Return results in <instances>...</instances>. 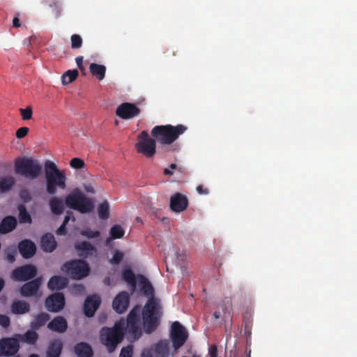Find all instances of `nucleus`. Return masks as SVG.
<instances>
[{"label": "nucleus", "mask_w": 357, "mask_h": 357, "mask_svg": "<svg viewBox=\"0 0 357 357\" xmlns=\"http://www.w3.org/2000/svg\"><path fill=\"white\" fill-rule=\"evenodd\" d=\"M41 249L45 252H52L57 247V242L51 233L43 234L40 240Z\"/></svg>", "instance_id": "nucleus-22"}, {"label": "nucleus", "mask_w": 357, "mask_h": 357, "mask_svg": "<svg viewBox=\"0 0 357 357\" xmlns=\"http://www.w3.org/2000/svg\"><path fill=\"white\" fill-rule=\"evenodd\" d=\"M71 47L73 49H79L82 45V38L78 34H73L71 36Z\"/></svg>", "instance_id": "nucleus-40"}, {"label": "nucleus", "mask_w": 357, "mask_h": 357, "mask_svg": "<svg viewBox=\"0 0 357 357\" xmlns=\"http://www.w3.org/2000/svg\"><path fill=\"white\" fill-rule=\"evenodd\" d=\"M70 219H69V217H66L64 218V220L63 222V223L61 225H64L66 227V225L68 224V222H69Z\"/></svg>", "instance_id": "nucleus-59"}, {"label": "nucleus", "mask_w": 357, "mask_h": 357, "mask_svg": "<svg viewBox=\"0 0 357 357\" xmlns=\"http://www.w3.org/2000/svg\"><path fill=\"white\" fill-rule=\"evenodd\" d=\"M56 234L58 235H65L66 234V227L61 225L57 229Z\"/></svg>", "instance_id": "nucleus-52"}, {"label": "nucleus", "mask_w": 357, "mask_h": 357, "mask_svg": "<svg viewBox=\"0 0 357 357\" xmlns=\"http://www.w3.org/2000/svg\"><path fill=\"white\" fill-rule=\"evenodd\" d=\"M124 330L125 321L122 319L116 322L112 328L103 327L101 329L100 339L107 347L108 352H114L117 345L122 342L124 337Z\"/></svg>", "instance_id": "nucleus-3"}, {"label": "nucleus", "mask_w": 357, "mask_h": 357, "mask_svg": "<svg viewBox=\"0 0 357 357\" xmlns=\"http://www.w3.org/2000/svg\"><path fill=\"white\" fill-rule=\"evenodd\" d=\"M186 130L187 127L181 124L176 126L169 124L155 126L151 130V135L158 143L169 145L175 142Z\"/></svg>", "instance_id": "nucleus-4"}, {"label": "nucleus", "mask_w": 357, "mask_h": 357, "mask_svg": "<svg viewBox=\"0 0 357 357\" xmlns=\"http://www.w3.org/2000/svg\"><path fill=\"white\" fill-rule=\"evenodd\" d=\"M30 304L23 300L14 301L10 306V311L14 314H24L30 311Z\"/></svg>", "instance_id": "nucleus-27"}, {"label": "nucleus", "mask_w": 357, "mask_h": 357, "mask_svg": "<svg viewBox=\"0 0 357 357\" xmlns=\"http://www.w3.org/2000/svg\"><path fill=\"white\" fill-rule=\"evenodd\" d=\"M17 225L15 217L12 215L6 216L0 223V234H6L13 231Z\"/></svg>", "instance_id": "nucleus-23"}, {"label": "nucleus", "mask_w": 357, "mask_h": 357, "mask_svg": "<svg viewBox=\"0 0 357 357\" xmlns=\"http://www.w3.org/2000/svg\"><path fill=\"white\" fill-rule=\"evenodd\" d=\"M42 284L43 278H36L24 284L20 289V293L23 297L25 298H39L40 296V289Z\"/></svg>", "instance_id": "nucleus-14"}, {"label": "nucleus", "mask_w": 357, "mask_h": 357, "mask_svg": "<svg viewBox=\"0 0 357 357\" xmlns=\"http://www.w3.org/2000/svg\"><path fill=\"white\" fill-rule=\"evenodd\" d=\"M125 231L120 225H114L112 226L109 231L110 237L106 240V243L108 244L112 240L116 238H121L123 237Z\"/></svg>", "instance_id": "nucleus-34"}, {"label": "nucleus", "mask_w": 357, "mask_h": 357, "mask_svg": "<svg viewBox=\"0 0 357 357\" xmlns=\"http://www.w3.org/2000/svg\"><path fill=\"white\" fill-rule=\"evenodd\" d=\"M15 183V179L11 176L0 177V192H9Z\"/></svg>", "instance_id": "nucleus-32"}, {"label": "nucleus", "mask_w": 357, "mask_h": 357, "mask_svg": "<svg viewBox=\"0 0 357 357\" xmlns=\"http://www.w3.org/2000/svg\"><path fill=\"white\" fill-rule=\"evenodd\" d=\"M89 70L93 76L102 80L105 76L106 67L104 65L92 63L90 64Z\"/></svg>", "instance_id": "nucleus-33"}, {"label": "nucleus", "mask_w": 357, "mask_h": 357, "mask_svg": "<svg viewBox=\"0 0 357 357\" xmlns=\"http://www.w3.org/2000/svg\"><path fill=\"white\" fill-rule=\"evenodd\" d=\"M65 204L68 207L82 213H89L93 209V203L91 199L77 189L66 196Z\"/></svg>", "instance_id": "nucleus-6"}, {"label": "nucleus", "mask_w": 357, "mask_h": 357, "mask_svg": "<svg viewBox=\"0 0 357 357\" xmlns=\"http://www.w3.org/2000/svg\"><path fill=\"white\" fill-rule=\"evenodd\" d=\"M197 191L199 195H208V190L202 185H199L197 187Z\"/></svg>", "instance_id": "nucleus-50"}, {"label": "nucleus", "mask_w": 357, "mask_h": 357, "mask_svg": "<svg viewBox=\"0 0 357 357\" xmlns=\"http://www.w3.org/2000/svg\"><path fill=\"white\" fill-rule=\"evenodd\" d=\"M70 289L73 294L78 296L84 293L85 287L83 284H73Z\"/></svg>", "instance_id": "nucleus-45"}, {"label": "nucleus", "mask_w": 357, "mask_h": 357, "mask_svg": "<svg viewBox=\"0 0 357 357\" xmlns=\"http://www.w3.org/2000/svg\"><path fill=\"white\" fill-rule=\"evenodd\" d=\"M45 305L48 311L58 312L64 307L65 297L62 293H54L45 299Z\"/></svg>", "instance_id": "nucleus-16"}, {"label": "nucleus", "mask_w": 357, "mask_h": 357, "mask_svg": "<svg viewBox=\"0 0 357 357\" xmlns=\"http://www.w3.org/2000/svg\"><path fill=\"white\" fill-rule=\"evenodd\" d=\"M49 206L54 215H60L63 213L64 204L63 201L57 197H53L50 199Z\"/></svg>", "instance_id": "nucleus-31"}, {"label": "nucleus", "mask_w": 357, "mask_h": 357, "mask_svg": "<svg viewBox=\"0 0 357 357\" xmlns=\"http://www.w3.org/2000/svg\"><path fill=\"white\" fill-rule=\"evenodd\" d=\"M169 342L167 340H160L153 344L150 349L142 351L141 357H169Z\"/></svg>", "instance_id": "nucleus-12"}, {"label": "nucleus", "mask_w": 357, "mask_h": 357, "mask_svg": "<svg viewBox=\"0 0 357 357\" xmlns=\"http://www.w3.org/2000/svg\"><path fill=\"white\" fill-rule=\"evenodd\" d=\"M141 112L140 109L134 103L123 102L116 109V114L122 119H130L137 116Z\"/></svg>", "instance_id": "nucleus-15"}, {"label": "nucleus", "mask_w": 357, "mask_h": 357, "mask_svg": "<svg viewBox=\"0 0 357 357\" xmlns=\"http://www.w3.org/2000/svg\"><path fill=\"white\" fill-rule=\"evenodd\" d=\"M63 346L61 340L55 339L52 340L47 347L46 357H60Z\"/></svg>", "instance_id": "nucleus-26"}, {"label": "nucleus", "mask_w": 357, "mask_h": 357, "mask_svg": "<svg viewBox=\"0 0 357 357\" xmlns=\"http://www.w3.org/2000/svg\"><path fill=\"white\" fill-rule=\"evenodd\" d=\"M50 319V317L47 313L41 312L35 316L33 320L30 324V326L31 329L38 331L45 326Z\"/></svg>", "instance_id": "nucleus-30"}, {"label": "nucleus", "mask_w": 357, "mask_h": 357, "mask_svg": "<svg viewBox=\"0 0 357 357\" xmlns=\"http://www.w3.org/2000/svg\"><path fill=\"white\" fill-rule=\"evenodd\" d=\"M5 287V280L0 278V292Z\"/></svg>", "instance_id": "nucleus-56"}, {"label": "nucleus", "mask_w": 357, "mask_h": 357, "mask_svg": "<svg viewBox=\"0 0 357 357\" xmlns=\"http://www.w3.org/2000/svg\"><path fill=\"white\" fill-rule=\"evenodd\" d=\"M225 300H226L227 303H231V298H226Z\"/></svg>", "instance_id": "nucleus-62"}, {"label": "nucleus", "mask_w": 357, "mask_h": 357, "mask_svg": "<svg viewBox=\"0 0 357 357\" xmlns=\"http://www.w3.org/2000/svg\"><path fill=\"white\" fill-rule=\"evenodd\" d=\"M10 324V318L3 314L0 315V326L3 328H8Z\"/></svg>", "instance_id": "nucleus-48"}, {"label": "nucleus", "mask_w": 357, "mask_h": 357, "mask_svg": "<svg viewBox=\"0 0 357 357\" xmlns=\"http://www.w3.org/2000/svg\"><path fill=\"white\" fill-rule=\"evenodd\" d=\"M38 274L36 267L33 264H26L15 268L10 275L14 281L28 282L35 279Z\"/></svg>", "instance_id": "nucleus-10"}, {"label": "nucleus", "mask_w": 357, "mask_h": 357, "mask_svg": "<svg viewBox=\"0 0 357 357\" xmlns=\"http://www.w3.org/2000/svg\"><path fill=\"white\" fill-rule=\"evenodd\" d=\"M17 339H19V342H22L24 343H26L31 345L35 344L38 340L39 335L36 333V330L29 329L24 334H17L16 335Z\"/></svg>", "instance_id": "nucleus-28"}, {"label": "nucleus", "mask_w": 357, "mask_h": 357, "mask_svg": "<svg viewBox=\"0 0 357 357\" xmlns=\"http://www.w3.org/2000/svg\"><path fill=\"white\" fill-rule=\"evenodd\" d=\"M15 172L26 178L33 179L42 172V166L31 158H19L15 161Z\"/></svg>", "instance_id": "nucleus-5"}, {"label": "nucleus", "mask_w": 357, "mask_h": 357, "mask_svg": "<svg viewBox=\"0 0 357 357\" xmlns=\"http://www.w3.org/2000/svg\"><path fill=\"white\" fill-rule=\"evenodd\" d=\"M29 357H39L38 354H31Z\"/></svg>", "instance_id": "nucleus-63"}, {"label": "nucleus", "mask_w": 357, "mask_h": 357, "mask_svg": "<svg viewBox=\"0 0 357 357\" xmlns=\"http://www.w3.org/2000/svg\"><path fill=\"white\" fill-rule=\"evenodd\" d=\"M130 296L126 291L120 292L114 299L113 309L119 314L123 313L128 307Z\"/></svg>", "instance_id": "nucleus-19"}, {"label": "nucleus", "mask_w": 357, "mask_h": 357, "mask_svg": "<svg viewBox=\"0 0 357 357\" xmlns=\"http://www.w3.org/2000/svg\"><path fill=\"white\" fill-rule=\"evenodd\" d=\"M213 316L215 319H218L221 317V314L220 312H215Z\"/></svg>", "instance_id": "nucleus-58"}, {"label": "nucleus", "mask_w": 357, "mask_h": 357, "mask_svg": "<svg viewBox=\"0 0 357 357\" xmlns=\"http://www.w3.org/2000/svg\"><path fill=\"white\" fill-rule=\"evenodd\" d=\"M132 346H127L121 349L119 357H132Z\"/></svg>", "instance_id": "nucleus-46"}, {"label": "nucleus", "mask_w": 357, "mask_h": 357, "mask_svg": "<svg viewBox=\"0 0 357 357\" xmlns=\"http://www.w3.org/2000/svg\"><path fill=\"white\" fill-rule=\"evenodd\" d=\"M75 61H76V63H77V66L79 67V68L80 70H82V68H83V66H82L83 56H77L75 58Z\"/></svg>", "instance_id": "nucleus-53"}, {"label": "nucleus", "mask_w": 357, "mask_h": 357, "mask_svg": "<svg viewBox=\"0 0 357 357\" xmlns=\"http://www.w3.org/2000/svg\"><path fill=\"white\" fill-rule=\"evenodd\" d=\"M70 165L74 169H82L84 167L85 163L83 160L79 158H74L70 162Z\"/></svg>", "instance_id": "nucleus-41"}, {"label": "nucleus", "mask_w": 357, "mask_h": 357, "mask_svg": "<svg viewBox=\"0 0 357 357\" xmlns=\"http://www.w3.org/2000/svg\"><path fill=\"white\" fill-rule=\"evenodd\" d=\"M210 357H217L218 356V349L216 346L213 345L210 347L209 349Z\"/></svg>", "instance_id": "nucleus-51"}, {"label": "nucleus", "mask_w": 357, "mask_h": 357, "mask_svg": "<svg viewBox=\"0 0 357 357\" xmlns=\"http://www.w3.org/2000/svg\"><path fill=\"white\" fill-rule=\"evenodd\" d=\"M19 211V222L22 224L29 223L31 224L32 222L31 217L29 212L26 210V208L24 205L20 204L18 208Z\"/></svg>", "instance_id": "nucleus-35"}, {"label": "nucleus", "mask_w": 357, "mask_h": 357, "mask_svg": "<svg viewBox=\"0 0 357 357\" xmlns=\"http://www.w3.org/2000/svg\"><path fill=\"white\" fill-rule=\"evenodd\" d=\"M45 177L46 179V190L50 195H54L56 188L65 189L66 187V176L60 171L54 162L46 160L44 163Z\"/></svg>", "instance_id": "nucleus-2"}, {"label": "nucleus", "mask_w": 357, "mask_h": 357, "mask_svg": "<svg viewBox=\"0 0 357 357\" xmlns=\"http://www.w3.org/2000/svg\"><path fill=\"white\" fill-rule=\"evenodd\" d=\"M18 250L23 258L29 259L36 254V246L31 240L24 239L19 243Z\"/></svg>", "instance_id": "nucleus-21"}, {"label": "nucleus", "mask_w": 357, "mask_h": 357, "mask_svg": "<svg viewBox=\"0 0 357 357\" xmlns=\"http://www.w3.org/2000/svg\"><path fill=\"white\" fill-rule=\"evenodd\" d=\"M13 26L15 28H18L21 26L20 20L17 16H15L13 20Z\"/></svg>", "instance_id": "nucleus-54"}, {"label": "nucleus", "mask_w": 357, "mask_h": 357, "mask_svg": "<svg viewBox=\"0 0 357 357\" xmlns=\"http://www.w3.org/2000/svg\"><path fill=\"white\" fill-rule=\"evenodd\" d=\"M78 75L77 70H68L61 77L62 84L66 85L71 83L78 77Z\"/></svg>", "instance_id": "nucleus-37"}, {"label": "nucleus", "mask_w": 357, "mask_h": 357, "mask_svg": "<svg viewBox=\"0 0 357 357\" xmlns=\"http://www.w3.org/2000/svg\"><path fill=\"white\" fill-rule=\"evenodd\" d=\"M176 164H171L170 166H169V168H165L163 171V173L165 175H169V176H172L173 175V170L176 169Z\"/></svg>", "instance_id": "nucleus-49"}, {"label": "nucleus", "mask_w": 357, "mask_h": 357, "mask_svg": "<svg viewBox=\"0 0 357 357\" xmlns=\"http://www.w3.org/2000/svg\"><path fill=\"white\" fill-rule=\"evenodd\" d=\"M84 188L87 192H90V193L95 192L93 187L91 184L84 185Z\"/></svg>", "instance_id": "nucleus-55"}, {"label": "nucleus", "mask_w": 357, "mask_h": 357, "mask_svg": "<svg viewBox=\"0 0 357 357\" xmlns=\"http://www.w3.org/2000/svg\"><path fill=\"white\" fill-rule=\"evenodd\" d=\"M61 270L74 280H81L86 277L90 272L89 265L80 259L70 260L64 263L61 267Z\"/></svg>", "instance_id": "nucleus-7"}, {"label": "nucleus", "mask_w": 357, "mask_h": 357, "mask_svg": "<svg viewBox=\"0 0 357 357\" xmlns=\"http://www.w3.org/2000/svg\"><path fill=\"white\" fill-rule=\"evenodd\" d=\"M98 214L100 219L107 220L109 217V206L107 201L102 202L98 207Z\"/></svg>", "instance_id": "nucleus-39"}, {"label": "nucleus", "mask_w": 357, "mask_h": 357, "mask_svg": "<svg viewBox=\"0 0 357 357\" xmlns=\"http://www.w3.org/2000/svg\"><path fill=\"white\" fill-rule=\"evenodd\" d=\"M136 220L138 221V222H142V220H141V219L139 218H137Z\"/></svg>", "instance_id": "nucleus-64"}, {"label": "nucleus", "mask_w": 357, "mask_h": 357, "mask_svg": "<svg viewBox=\"0 0 357 357\" xmlns=\"http://www.w3.org/2000/svg\"><path fill=\"white\" fill-rule=\"evenodd\" d=\"M74 247L78 255L84 259L93 256L96 257L98 254L96 247L87 241L77 242Z\"/></svg>", "instance_id": "nucleus-17"}, {"label": "nucleus", "mask_w": 357, "mask_h": 357, "mask_svg": "<svg viewBox=\"0 0 357 357\" xmlns=\"http://www.w3.org/2000/svg\"><path fill=\"white\" fill-rule=\"evenodd\" d=\"M74 351L77 357H93V350L91 347L86 342L77 343Z\"/></svg>", "instance_id": "nucleus-29"}, {"label": "nucleus", "mask_w": 357, "mask_h": 357, "mask_svg": "<svg viewBox=\"0 0 357 357\" xmlns=\"http://www.w3.org/2000/svg\"><path fill=\"white\" fill-rule=\"evenodd\" d=\"M70 219H69V217H66L64 218V220L63 222V223L61 225H64L66 227V225L68 224V222H69Z\"/></svg>", "instance_id": "nucleus-60"}, {"label": "nucleus", "mask_w": 357, "mask_h": 357, "mask_svg": "<svg viewBox=\"0 0 357 357\" xmlns=\"http://www.w3.org/2000/svg\"><path fill=\"white\" fill-rule=\"evenodd\" d=\"M79 234L82 236L87 239H94L100 237L101 233L98 230H93L90 227H85L80 230Z\"/></svg>", "instance_id": "nucleus-38"}, {"label": "nucleus", "mask_w": 357, "mask_h": 357, "mask_svg": "<svg viewBox=\"0 0 357 357\" xmlns=\"http://www.w3.org/2000/svg\"><path fill=\"white\" fill-rule=\"evenodd\" d=\"M47 328L52 331L62 333L67 330L68 324L63 317L58 316L48 323Z\"/></svg>", "instance_id": "nucleus-24"}, {"label": "nucleus", "mask_w": 357, "mask_h": 357, "mask_svg": "<svg viewBox=\"0 0 357 357\" xmlns=\"http://www.w3.org/2000/svg\"><path fill=\"white\" fill-rule=\"evenodd\" d=\"M188 337V332L178 321H175L172 324L170 337L175 350L178 349L185 344Z\"/></svg>", "instance_id": "nucleus-11"}, {"label": "nucleus", "mask_w": 357, "mask_h": 357, "mask_svg": "<svg viewBox=\"0 0 357 357\" xmlns=\"http://www.w3.org/2000/svg\"><path fill=\"white\" fill-rule=\"evenodd\" d=\"M101 299L98 295L88 296L84 304V312L87 317H91L99 307Z\"/></svg>", "instance_id": "nucleus-20"}, {"label": "nucleus", "mask_w": 357, "mask_h": 357, "mask_svg": "<svg viewBox=\"0 0 357 357\" xmlns=\"http://www.w3.org/2000/svg\"><path fill=\"white\" fill-rule=\"evenodd\" d=\"M66 217H69V219H73V220H75L73 213L72 211H67Z\"/></svg>", "instance_id": "nucleus-57"}, {"label": "nucleus", "mask_w": 357, "mask_h": 357, "mask_svg": "<svg viewBox=\"0 0 357 357\" xmlns=\"http://www.w3.org/2000/svg\"><path fill=\"white\" fill-rule=\"evenodd\" d=\"M20 346L16 335L11 337H3L0 340V356L10 357L16 355Z\"/></svg>", "instance_id": "nucleus-13"}, {"label": "nucleus", "mask_w": 357, "mask_h": 357, "mask_svg": "<svg viewBox=\"0 0 357 357\" xmlns=\"http://www.w3.org/2000/svg\"><path fill=\"white\" fill-rule=\"evenodd\" d=\"M68 283V281L66 278L55 275L50 279L47 283V287L51 291H59L66 287Z\"/></svg>", "instance_id": "nucleus-25"}, {"label": "nucleus", "mask_w": 357, "mask_h": 357, "mask_svg": "<svg viewBox=\"0 0 357 357\" xmlns=\"http://www.w3.org/2000/svg\"><path fill=\"white\" fill-rule=\"evenodd\" d=\"M20 112L23 120H29L32 118L33 111L30 106L26 107L25 109L20 108Z\"/></svg>", "instance_id": "nucleus-43"}, {"label": "nucleus", "mask_w": 357, "mask_h": 357, "mask_svg": "<svg viewBox=\"0 0 357 357\" xmlns=\"http://www.w3.org/2000/svg\"><path fill=\"white\" fill-rule=\"evenodd\" d=\"M29 128L27 127H21L16 131V137L18 139H22L29 132Z\"/></svg>", "instance_id": "nucleus-47"}, {"label": "nucleus", "mask_w": 357, "mask_h": 357, "mask_svg": "<svg viewBox=\"0 0 357 357\" xmlns=\"http://www.w3.org/2000/svg\"><path fill=\"white\" fill-rule=\"evenodd\" d=\"M123 254L119 251V250H116L115 251L112 258L110 259V263L112 264H119L121 263V261L123 260Z\"/></svg>", "instance_id": "nucleus-44"}, {"label": "nucleus", "mask_w": 357, "mask_h": 357, "mask_svg": "<svg viewBox=\"0 0 357 357\" xmlns=\"http://www.w3.org/2000/svg\"><path fill=\"white\" fill-rule=\"evenodd\" d=\"M105 283L106 284H109V278H106V279L105 280Z\"/></svg>", "instance_id": "nucleus-61"}, {"label": "nucleus", "mask_w": 357, "mask_h": 357, "mask_svg": "<svg viewBox=\"0 0 357 357\" xmlns=\"http://www.w3.org/2000/svg\"><path fill=\"white\" fill-rule=\"evenodd\" d=\"M122 278L128 284L135 289L137 286L135 275L131 269H125L122 274Z\"/></svg>", "instance_id": "nucleus-36"}, {"label": "nucleus", "mask_w": 357, "mask_h": 357, "mask_svg": "<svg viewBox=\"0 0 357 357\" xmlns=\"http://www.w3.org/2000/svg\"><path fill=\"white\" fill-rule=\"evenodd\" d=\"M135 147L138 153L147 158H151L156 153V140L150 137L146 130H143L137 136Z\"/></svg>", "instance_id": "nucleus-8"}, {"label": "nucleus", "mask_w": 357, "mask_h": 357, "mask_svg": "<svg viewBox=\"0 0 357 357\" xmlns=\"http://www.w3.org/2000/svg\"><path fill=\"white\" fill-rule=\"evenodd\" d=\"M188 198L179 192L174 194L170 197L169 207L174 213H181L184 211L188 208Z\"/></svg>", "instance_id": "nucleus-18"}, {"label": "nucleus", "mask_w": 357, "mask_h": 357, "mask_svg": "<svg viewBox=\"0 0 357 357\" xmlns=\"http://www.w3.org/2000/svg\"><path fill=\"white\" fill-rule=\"evenodd\" d=\"M141 291L146 296H151L142 310L143 326L146 333L150 334L155 331L160 324L162 315L159 302L154 298L153 287L145 277L141 275Z\"/></svg>", "instance_id": "nucleus-1"}, {"label": "nucleus", "mask_w": 357, "mask_h": 357, "mask_svg": "<svg viewBox=\"0 0 357 357\" xmlns=\"http://www.w3.org/2000/svg\"><path fill=\"white\" fill-rule=\"evenodd\" d=\"M140 312L141 307L136 305L131 310L127 317L126 330L135 340L139 339L142 335L140 327Z\"/></svg>", "instance_id": "nucleus-9"}, {"label": "nucleus", "mask_w": 357, "mask_h": 357, "mask_svg": "<svg viewBox=\"0 0 357 357\" xmlns=\"http://www.w3.org/2000/svg\"><path fill=\"white\" fill-rule=\"evenodd\" d=\"M16 253H17V252H16V250H15V248H7L5 250L6 260L9 263H11V264L13 263L15 261V255H16Z\"/></svg>", "instance_id": "nucleus-42"}]
</instances>
